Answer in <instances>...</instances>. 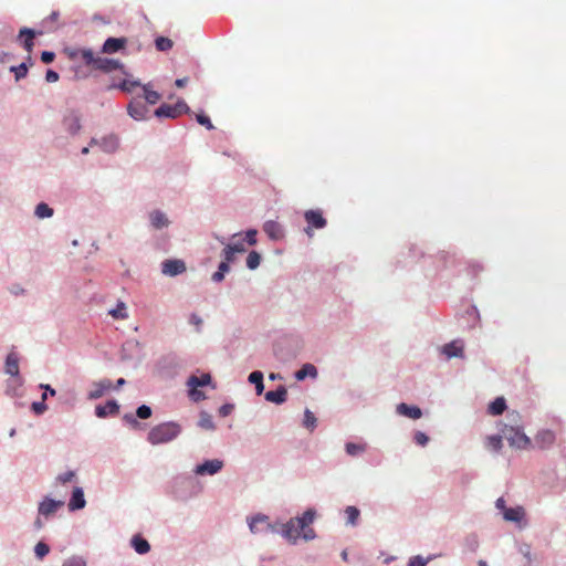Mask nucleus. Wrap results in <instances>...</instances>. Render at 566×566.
<instances>
[{
    "label": "nucleus",
    "mask_w": 566,
    "mask_h": 566,
    "mask_svg": "<svg viewBox=\"0 0 566 566\" xmlns=\"http://www.w3.org/2000/svg\"><path fill=\"white\" fill-rule=\"evenodd\" d=\"M286 397L287 390L284 386H280L276 390H270L265 394V399L274 403H283Z\"/></svg>",
    "instance_id": "obj_24"
},
{
    "label": "nucleus",
    "mask_w": 566,
    "mask_h": 566,
    "mask_svg": "<svg viewBox=\"0 0 566 566\" xmlns=\"http://www.w3.org/2000/svg\"><path fill=\"white\" fill-rule=\"evenodd\" d=\"M304 219L307 223L305 233L308 237H313V229H323L326 227L327 221L319 210H307L304 213Z\"/></svg>",
    "instance_id": "obj_7"
},
{
    "label": "nucleus",
    "mask_w": 566,
    "mask_h": 566,
    "mask_svg": "<svg viewBox=\"0 0 566 566\" xmlns=\"http://www.w3.org/2000/svg\"><path fill=\"white\" fill-rule=\"evenodd\" d=\"M49 552L50 547L43 542H39L34 547V553L39 559H42L44 556H46Z\"/></svg>",
    "instance_id": "obj_42"
},
{
    "label": "nucleus",
    "mask_w": 566,
    "mask_h": 566,
    "mask_svg": "<svg viewBox=\"0 0 566 566\" xmlns=\"http://www.w3.org/2000/svg\"><path fill=\"white\" fill-rule=\"evenodd\" d=\"M10 71L14 73L15 80L19 81L27 76L28 66L25 63H21L18 66H11Z\"/></svg>",
    "instance_id": "obj_41"
},
{
    "label": "nucleus",
    "mask_w": 566,
    "mask_h": 566,
    "mask_svg": "<svg viewBox=\"0 0 566 566\" xmlns=\"http://www.w3.org/2000/svg\"><path fill=\"white\" fill-rule=\"evenodd\" d=\"M359 514V510L355 506H347L345 510L347 523L350 525H355L357 523Z\"/></svg>",
    "instance_id": "obj_36"
},
{
    "label": "nucleus",
    "mask_w": 566,
    "mask_h": 566,
    "mask_svg": "<svg viewBox=\"0 0 566 566\" xmlns=\"http://www.w3.org/2000/svg\"><path fill=\"white\" fill-rule=\"evenodd\" d=\"M54 57H55V54L50 51H43L41 54V60L45 64L53 62Z\"/></svg>",
    "instance_id": "obj_53"
},
{
    "label": "nucleus",
    "mask_w": 566,
    "mask_h": 566,
    "mask_svg": "<svg viewBox=\"0 0 566 566\" xmlns=\"http://www.w3.org/2000/svg\"><path fill=\"white\" fill-rule=\"evenodd\" d=\"M45 80L49 83H54L59 80V74L53 70H48L45 74Z\"/></svg>",
    "instance_id": "obj_58"
},
{
    "label": "nucleus",
    "mask_w": 566,
    "mask_h": 566,
    "mask_svg": "<svg viewBox=\"0 0 566 566\" xmlns=\"http://www.w3.org/2000/svg\"><path fill=\"white\" fill-rule=\"evenodd\" d=\"M234 254L235 252H233V250L230 248V245L228 244L224 250H223V255H224V262H232L233 259H234Z\"/></svg>",
    "instance_id": "obj_51"
},
{
    "label": "nucleus",
    "mask_w": 566,
    "mask_h": 566,
    "mask_svg": "<svg viewBox=\"0 0 566 566\" xmlns=\"http://www.w3.org/2000/svg\"><path fill=\"white\" fill-rule=\"evenodd\" d=\"M520 552L526 558L527 566H532L531 546L527 545V544H524V545L521 546Z\"/></svg>",
    "instance_id": "obj_49"
},
{
    "label": "nucleus",
    "mask_w": 566,
    "mask_h": 566,
    "mask_svg": "<svg viewBox=\"0 0 566 566\" xmlns=\"http://www.w3.org/2000/svg\"><path fill=\"white\" fill-rule=\"evenodd\" d=\"M229 270H230V266H229L228 262L222 261L219 264L218 271L221 272L222 274H226L227 272H229Z\"/></svg>",
    "instance_id": "obj_61"
},
{
    "label": "nucleus",
    "mask_w": 566,
    "mask_h": 566,
    "mask_svg": "<svg viewBox=\"0 0 566 566\" xmlns=\"http://www.w3.org/2000/svg\"><path fill=\"white\" fill-rule=\"evenodd\" d=\"M211 382L210 374H202L201 376L191 375L187 380L188 395L193 401H200L206 398L205 394L198 390V387L207 386Z\"/></svg>",
    "instance_id": "obj_5"
},
{
    "label": "nucleus",
    "mask_w": 566,
    "mask_h": 566,
    "mask_svg": "<svg viewBox=\"0 0 566 566\" xmlns=\"http://www.w3.org/2000/svg\"><path fill=\"white\" fill-rule=\"evenodd\" d=\"M506 409L505 399L503 397H497L494 401L489 405V413L493 416H499L504 412Z\"/></svg>",
    "instance_id": "obj_29"
},
{
    "label": "nucleus",
    "mask_w": 566,
    "mask_h": 566,
    "mask_svg": "<svg viewBox=\"0 0 566 566\" xmlns=\"http://www.w3.org/2000/svg\"><path fill=\"white\" fill-rule=\"evenodd\" d=\"M199 426L205 429H213V422L208 415H202L199 421Z\"/></svg>",
    "instance_id": "obj_50"
},
{
    "label": "nucleus",
    "mask_w": 566,
    "mask_h": 566,
    "mask_svg": "<svg viewBox=\"0 0 566 566\" xmlns=\"http://www.w3.org/2000/svg\"><path fill=\"white\" fill-rule=\"evenodd\" d=\"M74 472L73 471H67L63 474H60L59 475V481L62 482V483H66V482H71L74 478Z\"/></svg>",
    "instance_id": "obj_56"
},
{
    "label": "nucleus",
    "mask_w": 566,
    "mask_h": 566,
    "mask_svg": "<svg viewBox=\"0 0 566 566\" xmlns=\"http://www.w3.org/2000/svg\"><path fill=\"white\" fill-rule=\"evenodd\" d=\"M413 439H415V442L418 446H421V447H424L428 443V441H429L428 436L424 432H421V431H417L415 433Z\"/></svg>",
    "instance_id": "obj_48"
},
{
    "label": "nucleus",
    "mask_w": 566,
    "mask_h": 566,
    "mask_svg": "<svg viewBox=\"0 0 566 566\" xmlns=\"http://www.w3.org/2000/svg\"><path fill=\"white\" fill-rule=\"evenodd\" d=\"M233 410V405L226 403L219 408V415L221 417H228Z\"/></svg>",
    "instance_id": "obj_54"
},
{
    "label": "nucleus",
    "mask_w": 566,
    "mask_h": 566,
    "mask_svg": "<svg viewBox=\"0 0 566 566\" xmlns=\"http://www.w3.org/2000/svg\"><path fill=\"white\" fill-rule=\"evenodd\" d=\"M143 90H144V98L146 99V102L148 104H156L159 99H160V94L156 91H153L150 88V85L149 84H145L143 85Z\"/></svg>",
    "instance_id": "obj_31"
},
{
    "label": "nucleus",
    "mask_w": 566,
    "mask_h": 566,
    "mask_svg": "<svg viewBox=\"0 0 566 566\" xmlns=\"http://www.w3.org/2000/svg\"><path fill=\"white\" fill-rule=\"evenodd\" d=\"M303 423H304V427L310 430H314V428L316 427V418H315L314 413L312 411H310L308 409H306L304 412Z\"/></svg>",
    "instance_id": "obj_40"
},
{
    "label": "nucleus",
    "mask_w": 566,
    "mask_h": 566,
    "mask_svg": "<svg viewBox=\"0 0 566 566\" xmlns=\"http://www.w3.org/2000/svg\"><path fill=\"white\" fill-rule=\"evenodd\" d=\"M63 124H64L65 129L71 135L77 134L81 129V118L75 113H70L67 116H65Z\"/></svg>",
    "instance_id": "obj_20"
},
{
    "label": "nucleus",
    "mask_w": 566,
    "mask_h": 566,
    "mask_svg": "<svg viewBox=\"0 0 566 566\" xmlns=\"http://www.w3.org/2000/svg\"><path fill=\"white\" fill-rule=\"evenodd\" d=\"M74 56L81 59L85 65L104 73L119 70L124 75L128 74L120 61L96 55L91 49H80L74 53Z\"/></svg>",
    "instance_id": "obj_2"
},
{
    "label": "nucleus",
    "mask_w": 566,
    "mask_h": 566,
    "mask_svg": "<svg viewBox=\"0 0 566 566\" xmlns=\"http://www.w3.org/2000/svg\"><path fill=\"white\" fill-rule=\"evenodd\" d=\"M260 254L256 251H251L247 258V266L251 270H254L260 265Z\"/></svg>",
    "instance_id": "obj_38"
},
{
    "label": "nucleus",
    "mask_w": 566,
    "mask_h": 566,
    "mask_svg": "<svg viewBox=\"0 0 566 566\" xmlns=\"http://www.w3.org/2000/svg\"><path fill=\"white\" fill-rule=\"evenodd\" d=\"M427 560L423 559L421 556H415L409 560L408 566H426Z\"/></svg>",
    "instance_id": "obj_52"
},
{
    "label": "nucleus",
    "mask_w": 566,
    "mask_h": 566,
    "mask_svg": "<svg viewBox=\"0 0 566 566\" xmlns=\"http://www.w3.org/2000/svg\"><path fill=\"white\" fill-rule=\"evenodd\" d=\"M53 214V209L50 208L46 203L41 202L35 208V216L40 219L49 218Z\"/></svg>",
    "instance_id": "obj_35"
},
{
    "label": "nucleus",
    "mask_w": 566,
    "mask_h": 566,
    "mask_svg": "<svg viewBox=\"0 0 566 566\" xmlns=\"http://www.w3.org/2000/svg\"><path fill=\"white\" fill-rule=\"evenodd\" d=\"M345 449H346L347 454H349L352 457H356L365 451V446L348 442V443H346Z\"/></svg>",
    "instance_id": "obj_39"
},
{
    "label": "nucleus",
    "mask_w": 566,
    "mask_h": 566,
    "mask_svg": "<svg viewBox=\"0 0 566 566\" xmlns=\"http://www.w3.org/2000/svg\"><path fill=\"white\" fill-rule=\"evenodd\" d=\"M127 44L126 38H108L104 42L102 46V53L103 54H113L116 53L123 49H125Z\"/></svg>",
    "instance_id": "obj_14"
},
{
    "label": "nucleus",
    "mask_w": 566,
    "mask_h": 566,
    "mask_svg": "<svg viewBox=\"0 0 566 566\" xmlns=\"http://www.w3.org/2000/svg\"><path fill=\"white\" fill-rule=\"evenodd\" d=\"M511 417L513 418V421L515 424H509L505 423L503 428L501 429V433L503 438L507 440L511 447L526 450L532 447L531 439L524 433L523 428L517 424V413H512Z\"/></svg>",
    "instance_id": "obj_3"
},
{
    "label": "nucleus",
    "mask_w": 566,
    "mask_h": 566,
    "mask_svg": "<svg viewBox=\"0 0 566 566\" xmlns=\"http://www.w3.org/2000/svg\"><path fill=\"white\" fill-rule=\"evenodd\" d=\"M142 86L139 81L124 80L117 85H112V88H119L123 92L132 93L136 87Z\"/></svg>",
    "instance_id": "obj_32"
},
{
    "label": "nucleus",
    "mask_w": 566,
    "mask_h": 566,
    "mask_svg": "<svg viewBox=\"0 0 566 566\" xmlns=\"http://www.w3.org/2000/svg\"><path fill=\"white\" fill-rule=\"evenodd\" d=\"M188 82V78L187 77H184V78H177L176 82H175V85L179 88L184 87L186 85V83Z\"/></svg>",
    "instance_id": "obj_63"
},
{
    "label": "nucleus",
    "mask_w": 566,
    "mask_h": 566,
    "mask_svg": "<svg viewBox=\"0 0 566 566\" xmlns=\"http://www.w3.org/2000/svg\"><path fill=\"white\" fill-rule=\"evenodd\" d=\"M112 381L106 378L94 382L92 390L88 392V399L95 400L101 398L106 391L112 389Z\"/></svg>",
    "instance_id": "obj_17"
},
{
    "label": "nucleus",
    "mask_w": 566,
    "mask_h": 566,
    "mask_svg": "<svg viewBox=\"0 0 566 566\" xmlns=\"http://www.w3.org/2000/svg\"><path fill=\"white\" fill-rule=\"evenodd\" d=\"M556 441V434L549 429L539 430L534 437L535 447L541 450L549 449Z\"/></svg>",
    "instance_id": "obj_9"
},
{
    "label": "nucleus",
    "mask_w": 566,
    "mask_h": 566,
    "mask_svg": "<svg viewBox=\"0 0 566 566\" xmlns=\"http://www.w3.org/2000/svg\"><path fill=\"white\" fill-rule=\"evenodd\" d=\"M249 381L251 384H254L255 385V391L258 395H261L264 390V385H263V374L261 371H252L250 375H249Z\"/></svg>",
    "instance_id": "obj_30"
},
{
    "label": "nucleus",
    "mask_w": 566,
    "mask_h": 566,
    "mask_svg": "<svg viewBox=\"0 0 566 566\" xmlns=\"http://www.w3.org/2000/svg\"><path fill=\"white\" fill-rule=\"evenodd\" d=\"M132 546L134 547L136 553H138L140 555L146 554L150 551L149 543L139 535L133 536Z\"/></svg>",
    "instance_id": "obj_26"
},
{
    "label": "nucleus",
    "mask_w": 566,
    "mask_h": 566,
    "mask_svg": "<svg viewBox=\"0 0 566 566\" xmlns=\"http://www.w3.org/2000/svg\"><path fill=\"white\" fill-rule=\"evenodd\" d=\"M503 436H490L486 438L485 446L488 449L492 451H499L501 450L503 443H502Z\"/></svg>",
    "instance_id": "obj_34"
},
{
    "label": "nucleus",
    "mask_w": 566,
    "mask_h": 566,
    "mask_svg": "<svg viewBox=\"0 0 566 566\" xmlns=\"http://www.w3.org/2000/svg\"><path fill=\"white\" fill-rule=\"evenodd\" d=\"M64 505L63 501H55L51 497H48L39 505V513L45 517L54 514L61 506Z\"/></svg>",
    "instance_id": "obj_19"
},
{
    "label": "nucleus",
    "mask_w": 566,
    "mask_h": 566,
    "mask_svg": "<svg viewBox=\"0 0 566 566\" xmlns=\"http://www.w3.org/2000/svg\"><path fill=\"white\" fill-rule=\"evenodd\" d=\"M71 495H74V496H77V495H84L83 493V490L78 486H75L72 491V494Z\"/></svg>",
    "instance_id": "obj_64"
},
{
    "label": "nucleus",
    "mask_w": 566,
    "mask_h": 566,
    "mask_svg": "<svg viewBox=\"0 0 566 566\" xmlns=\"http://www.w3.org/2000/svg\"><path fill=\"white\" fill-rule=\"evenodd\" d=\"M181 432L179 423L174 421L163 422L153 427L147 436V440L151 444L168 443L176 439Z\"/></svg>",
    "instance_id": "obj_4"
},
{
    "label": "nucleus",
    "mask_w": 566,
    "mask_h": 566,
    "mask_svg": "<svg viewBox=\"0 0 566 566\" xmlns=\"http://www.w3.org/2000/svg\"><path fill=\"white\" fill-rule=\"evenodd\" d=\"M124 420L129 423L133 428H137L139 427V422L137 421V419L132 415V413H127L124 416Z\"/></svg>",
    "instance_id": "obj_60"
},
{
    "label": "nucleus",
    "mask_w": 566,
    "mask_h": 566,
    "mask_svg": "<svg viewBox=\"0 0 566 566\" xmlns=\"http://www.w3.org/2000/svg\"><path fill=\"white\" fill-rule=\"evenodd\" d=\"M245 239L250 245H254L256 243V230L247 231Z\"/></svg>",
    "instance_id": "obj_55"
},
{
    "label": "nucleus",
    "mask_w": 566,
    "mask_h": 566,
    "mask_svg": "<svg viewBox=\"0 0 566 566\" xmlns=\"http://www.w3.org/2000/svg\"><path fill=\"white\" fill-rule=\"evenodd\" d=\"M119 410V406L115 400H109L104 406H96L95 415L98 418H105L108 415H116Z\"/></svg>",
    "instance_id": "obj_22"
},
{
    "label": "nucleus",
    "mask_w": 566,
    "mask_h": 566,
    "mask_svg": "<svg viewBox=\"0 0 566 566\" xmlns=\"http://www.w3.org/2000/svg\"><path fill=\"white\" fill-rule=\"evenodd\" d=\"M495 504L496 507L502 511L503 517L506 521L520 523L525 516V511L522 506L506 507L503 497H497Z\"/></svg>",
    "instance_id": "obj_8"
},
{
    "label": "nucleus",
    "mask_w": 566,
    "mask_h": 566,
    "mask_svg": "<svg viewBox=\"0 0 566 566\" xmlns=\"http://www.w3.org/2000/svg\"><path fill=\"white\" fill-rule=\"evenodd\" d=\"M6 373L11 376L19 375V359L15 354L11 353L6 359Z\"/></svg>",
    "instance_id": "obj_27"
},
{
    "label": "nucleus",
    "mask_w": 566,
    "mask_h": 566,
    "mask_svg": "<svg viewBox=\"0 0 566 566\" xmlns=\"http://www.w3.org/2000/svg\"><path fill=\"white\" fill-rule=\"evenodd\" d=\"M62 566H86V562L78 556H72L67 558Z\"/></svg>",
    "instance_id": "obj_45"
},
{
    "label": "nucleus",
    "mask_w": 566,
    "mask_h": 566,
    "mask_svg": "<svg viewBox=\"0 0 566 566\" xmlns=\"http://www.w3.org/2000/svg\"><path fill=\"white\" fill-rule=\"evenodd\" d=\"M136 416L140 419H148L151 417V409L150 407L143 405L139 406L136 410Z\"/></svg>",
    "instance_id": "obj_46"
},
{
    "label": "nucleus",
    "mask_w": 566,
    "mask_h": 566,
    "mask_svg": "<svg viewBox=\"0 0 566 566\" xmlns=\"http://www.w3.org/2000/svg\"><path fill=\"white\" fill-rule=\"evenodd\" d=\"M397 412L411 419H419L422 416V411L419 407L409 406L405 402H401L397 406Z\"/></svg>",
    "instance_id": "obj_23"
},
{
    "label": "nucleus",
    "mask_w": 566,
    "mask_h": 566,
    "mask_svg": "<svg viewBox=\"0 0 566 566\" xmlns=\"http://www.w3.org/2000/svg\"><path fill=\"white\" fill-rule=\"evenodd\" d=\"M263 231L271 240H281L284 237L283 227L274 220H269L263 224Z\"/></svg>",
    "instance_id": "obj_18"
},
{
    "label": "nucleus",
    "mask_w": 566,
    "mask_h": 566,
    "mask_svg": "<svg viewBox=\"0 0 566 566\" xmlns=\"http://www.w3.org/2000/svg\"><path fill=\"white\" fill-rule=\"evenodd\" d=\"M35 32L29 28H22L19 32V40L22 42V46L28 52V61H31V53L34 46Z\"/></svg>",
    "instance_id": "obj_15"
},
{
    "label": "nucleus",
    "mask_w": 566,
    "mask_h": 566,
    "mask_svg": "<svg viewBox=\"0 0 566 566\" xmlns=\"http://www.w3.org/2000/svg\"><path fill=\"white\" fill-rule=\"evenodd\" d=\"M249 526L251 532L254 534L266 533L272 528V525L266 515H256L252 517Z\"/></svg>",
    "instance_id": "obj_13"
},
{
    "label": "nucleus",
    "mask_w": 566,
    "mask_h": 566,
    "mask_svg": "<svg viewBox=\"0 0 566 566\" xmlns=\"http://www.w3.org/2000/svg\"><path fill=\"white\" fill-rule=\"evenodd\" d=\"M190 324L197 327V331H200V326L202 325V318L197 314H191L189 318Z\"/></svg>",
    "instance_id": "obj_57"
},
{
    "label": "nucleus",
    "mask_w": 566,
    "mask_h": 566,
    "mask_svg": "<svg viewBox=\"0 0 566 566\" xmlns=\"http://www.w3.org/2000/svg\"><path fill=\"white\" fill-rule=\"evenodd\" d=\"M158 51H168L172 48V41L166 36H158L155 41Z\"/></svg>",
    "instance_id": "obj_37"
},
{
    "label": "nucleus",
    "mask_w": 566,
    "mask_h": 566,
    "mask_svg": "<svg viewBox=\"0 0 566 566\" xmlns=\"http://www.w3.org/2000/svg\"><path fill=\"white\" fill-rule=\"evenodd\" d=\"M197 122L200 125L205 126L209 130L214 128V126L212 125L210 118L207 115H205V114L197 115Z\"/></svg>",
    "instance_id": "obj_47"
},
{
    "label": "nucleus",
    "mask_w": 566,
    "mask_h": 566,
    "mask_svg": "<svg viewBox=\"0 0 566 566\" xmlns=\"http://www.w3.org/2000/svg\"><path fill=\"white\" fill-rule=\"evenodd\" d=\"M229 245L233 250V252H235V253H242V252L245 251V247H244V243L242 241L234 242V243L229 244Z\"/></svg>",
    "instance_id": "obj_59"
},
{
    "label": "nucleus",
    "mask_w": 566,
    "mask_h": 566,
    "mask_svg": "<svg viewBox=\"0 0 566 566\" xmlns=\"http://www.w3.org/2000/svg\"><path fill=\"white\" fill-rule=\"evenodd\" d=\"M45 399H46V392H44L42 395V401H36V402H33L31 408L32 410L36 413V415H41L43 413L45 410H46V405H45Z\"/></svg>",
    "instance_id": "obj_44"
},
{
    "label": "nucleus",
    "mask_w": 566,
    "mask_h": 566,
    "mask_svg": "<svg viewBox=\"0 0 566 566\" xmlns=\"http://www.w3.org/2000/svg\"><path fill=\"white\" fill-rule=\"evenodd\" d=\"M186 271V264L182 260H166L163 262V273L175 276Z\"/></svg>",
    "instance_id": "obj_16"
},
{
    "label": "nucleus",
    "mask_w": 566,
    "mask_h": 566,
    "mask_svg": "<svg viewBox=\"0 0 566 566\" xmlns=\"http://www.w3.org/2000/svg\"><path fill=\"white\" fill-rule=\"evenodd\" d=\"M189 106L185 101H178L175 105L163 104L156 111L157 117L177 118L182 114L188 113Z\"/></svg>",
    "instance_id": "obj_6"
},
{
    "label": "nucleus",
    "mask_w": 566,
    "mask_h": 566,
    "mask_svg": "<svg viewBox=\"0 0 566 566\" xmlns=\"http://www.w3.org/2000/svg\"><path fill=\"white\" fill-rule=\"evenodd\" d=\"M224 279V274H222L221 272L217 271L212 274V280L214 282H221L222 280Z\"/></svg>",
    "instance_id": "obj_62"
},
{
    "label": "nucleus",
    "mask_w": 566,
    "mask_h": 566,
    "mask_svg": "<svg viewBox=\"0 0 566 566\" xmlns=\"http://www.w3.org/2000/svg\"><path fill=\"white\" fill-rule=\"evenodd\" d=\"M314 518L315 511L312 509L306 510L302 516L291 518L283 525V536L292 542H295L300 537L306 541L313 539L315 532L310 525L313 523Z\"/></svg>",
    "instance_id": "obj_1"
},
{
    "label": "nucleus",
    "mask_w": 566,
    "mask_h": 566,
    "mask_svg": "<svg viewBox=\"0 0 566 566\" xmlns=\"http://www.w3.org/2000/svg\"><path fill=\"white\" fill-rule=\"evenodd\" d=\"M442 353L449 357H462L463 355V344L461 340H453L449 344H446L442 348Z\"/></svg>",
    "instance_id": "obj_21"
},
{
    "label": "nucleus",
    "mask_w": 566,
    "mask_h": 566,
    "mask_svg": "<svg viewBox=\"0 0 566 566\" xmlns=\"http://www.w3.org/2000/svg\"><path fill=\"white\" fill-rule=\"evenodd\" d=\"M307 376L313 378L317 376V369L312 364H304L302 368L295 373V378L297 380H304Z\"/></svg>",
    "instance_id": "obj_28"
},
{
    "label": "nucleus",
    "mask_w": 566,
    "mask_h": 566,
    "mask_svg": "<svg viewBox=\"0 0 566 566\" xmlns=\"http://www.w3.org/2000/svg\"><path fill=\"white\" fill-rule=\"evenodd\" d=\"M85 506V497H71L69 503L70 511H76Z\"/></svg>",
    "instance_id": "obj_43"
},
{
    "label": "nucleus",
    "mask_w": 566,
    "mask_h": 566,
    "mask_svg": "<svg viewBox=\"0 0 566 566\" xmlns=\"http://www.w3.org/2000/svg\"><path fill=\"white\" fill-rule=\"evenodd\" d=\"M90 145H98L103 151L114 153L118 147V138L116 135L109 134L102 139L92 138Z\"/></svg>",
    "instance_id": "obj_12"
},
{
    "label": "nucleus",
    "mask_w": 566,
    "mask_h": 566,
    "mask_svg": "<svg viewBox=\"0 0 566 566\" xmlns=\"http://www.w3.org/2000/svg\"><path fill=\"white\" fill-rule=\"evenodd\" d=\"M108 314L115 319H126L128 317L124 302H119L115 308L108 312Z\"/></svg>",
    "instance_id": "obj_33"
},
{
    "label": "nucleus",
    "mask_w": 566,
    "mask_h": 566,
    "mask_svg": "<svg viewBox=\"0 0 566 566\" xmlns=\"http://www.w3.org/2000/svg\"><path fill=\"white\" fill-rule=\"evenodd\" d=\"M127 112L134 119L143 120L147 117L149 111L143 101L134 98L128 104Z\"/></svg>",
    "instance_id": "obj_11"
},
{
    "label": "nucleus",
    "mask_w": 566,
    "mask_h": 566,
    "mask_svg": "<svg viewBox=\"0 0 566 566\" xmlns=\"http://www.w3.org/2000/svg\"><path fill=\"white\" fill-rule=\"evenodd\" d=\"M151 226L156 229L165 228L169 224L166 214L159 210H155L149 214Z\"/></svg>",
    "instance_id": "obj_25"
},
{
    "label": "nucleus",
    "mask_w": 566,
    "mask_h": 566,
    "mask_svg": "<svg viewBox=\"0 0 566 566\" xmlns=\"http://www.w3.org/2000/svg\"><path fill=\"white\" fill-rule=\"evenodd\" d=\"M223 467V462L213 459V460H207L203 463L199 464L195 469V473L198 475H212L219 472Z\"/></svg>",
    "instance_id": "obj_10"
}]
</instances>
